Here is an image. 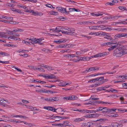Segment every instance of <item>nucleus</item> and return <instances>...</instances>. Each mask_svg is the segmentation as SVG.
<instances>
[{"label": "nucleus", "mask_w": 127, "mask_h": 127, "mask_svg": "<svg viewBox=\"0 0 127 127\" xmlns=\"http://www.w3.org/2000/svg\"><path fill=\"white\" fill-rule=\"evenodd\" d=\"M122 46H123V45L119 44V45H118V47H117L116 49L114 51L113 56H114L119 57L123 55L122 52L123 50H122Z\"/></svg>", "instance_id": "f257e3e1"}, {"label": "nucleus", "mask_w": 127, "mask_h": 127, "mask_svg": "<svg viewBox=\"0 0 127 127\" xmlns=\"http://www.w3.org/2000/svg\"><path fill=\"white\" fill-rule=\"evenodd\" d=\"M62 33L65 34H68L70 35H75L76 33L74 32L75 30L73 29L71 30L69 28H67L66 29L65 28L64 31H63Z\"/></svg>", "instance_id": "f03ea898"}, {"label": "nucleus", "mask_w": 127, "mask_h": 127, "mask_svg": "<svg viewBox=\"0 0 127 127\" xmlns=\"http://www.w3.org/2000/svg\"><path fill=\"white\" fill-rule=\"evenodd\" d=\"M100 32V35L101 36H106L104 37V38L106 39V40L111 41H113L112 36L110 34L105 32Z\"/></svg>", "instance_id": "7ed1b4c3"}, {"label": "nucleus", "mask_w": 127, "mask_h": 127, "mask_svg": "<svg viewBox=\"0 0 127 127\" xmlns=\"http://www.w3.org/2000/svg\"><path fill=\"white\" fill-rule=\"evenodd\" d=\"M111 26L108 25H100L98 26V28L101 30H106L107 31H110L112 30Z\"/></svg>", "instance_id": "20e7f679"}, {"label": "nucleus", "mask_w": 127, "mask_h": 127, "mask_svg": "<svg viewBox=\"0 0 127 127\" xmlns=\"http://www.w3.org/2000/svg\"><path fill=\"white\" fill-rule=\"evenodd\" d=\"M57 10L63 13H64L65 14L67 15L69 14V12H66V8H64L61 7H58L56 8Z\"/></svg>", "instance_id": "39448f33"}, {"label": "nucleus", "mask_w": 127, "mask_h": 127, "mask_svg": "<svg viewBox=\"0 0 127 127\" xmlns=\"http://www.w3.org/2000/svg\"><path fill=\"white\" fill-rule=\"evenodd\" d=\"M40 76H42L43 77H44L45 78L48 79H56V76H55L53 74H51V75H49L46 74V75H41Z\"/></svg>", "instance_id": "423d86ee"}, {"label": "nucleus", "mask_w": 127, "mask_h": 127, "mask_svg": "<svg viewBox=\"0 0 127 127\" xmlns=\"http://www.w3.org/2000/svg\"><path fill=\"white\" fill-rule=\"evenodd\" d=\"M59 100L58 97H46L45 100L50 102H53L54 101H57Z\"/></svg>", "instance_id": "0eeeda50"}, {"label": "nucleus", "mask_w": 127, "mask_h": 127, "mask_svg": "<svg viewBox=\"0 0 127 127\" xmlns=\"http://www.w3.org/2000/svg\"><path fill=\"white\" fill-rule=\"evenodd\" d=\"M10 36L8 37V39L10 41L17 40L20 41V39L19 38L15 37L13 35V34H10Z\"/></svg>", "instance_id": "6e6552de"}, {"label": "nucleus", "mask_w": 127, "mask_h": 127, "mask_svg": "<svg viewBox=\"0 0 127 127\" xmlns=\"http://www.w3.org/2000/svg\"><path fill=\"white\" fill-rule=\"evenodd\" d=\"M110 45L112 46L108 49V50L109 51L112 50L115 48H116L117 47H118V45H119V44L112 43V45Z\"/></svg>", "instance_id": "1a4fd4ad"}, {"label": "nucleus", "mask_w": 127, "mask_h": 127, "mask_svg": "<svg viewBox=\"0 0 127 127\" xmlns=\"http://www.w3.org/2000/svg\"><path fill=\"white\" fill-rule=\"evenodd\" d=\"M113 127H122L123 125L121 123H118L117 122H113L111 123Z\"/></svg>", "instance_id": "9d476101"}, {"label": "nucleus", "mask_w": 127, "mask_h": 127, "mask_svg": "<svg viewBox=\"0 0 127 127\" xmlns=\"http://www.w3.org/2000/svg\"><path fill=\"white\" fill-rule=\"evenodd\" d=\"M30 42L32 44L36 43H37V40H36L35 38H34L33 37H31V38L29 39Z\"/></svg>", "instance_id": "9b49d317"}, {"label": "nucleus", "mask_w": 127, "mask_h": 127, "mask_svg": "<svg viewBox=\"0 0 127 127\" xmlns=\"http://www.w3.org/2000/svg\"><path fill=\"white\" fill-rule=\"evenodd\" d=\"M0 102H1V106H2L6 104H9V102L7 101L5 99L1 100L0 101Z\"/></svg>", "instance_id": "f8f14e48"}, {"label": "nucleus", "mask_w": 127, "mask_h": 127, "mask_svg": "<svg viewBox=\"0 0 127 127\" xmlns=\"http://www.w3.org/2000/svg\"><path fill=\"white\" fill-rule=\"evenodd\" d=\"M61 83H62V84H60L58 85L60 86H65L66 85H69L71 84L72 83L71 82H70L68 83H66V82H65L63 81Z\"/></svg>", "instance_id": "ddd939ff"}, {"label": "nucleus", "mask_w": 127, "mask_h": 127, "mask_svg": "<svg viewBox=\"0 0 127 127\" xmlns=\"http://www.w3.org/2000/svg\"><path fill=\"white\" fill-rule=\"evenodd\" d=\"M89 72L92 71H94L95 70H97L99 69V68L96 67H92L89 68Z\"/></svg>", "instance_id": "4468645a"}, {"label": "nucleus", "mask_w": 127, "mask_h": 127, "mask_svg": "<svg viewBox=\"0 0 127 127\" xmlns=\"http://www.w3.org/2000/svg\"><path fill=\"white\" fill-rule=\"evenodd\" d=\"M36 91L37 93H47V90L42 89V90H36Z\"/></svg>", "instance_id": "2eb2a0df"}, {"label": "nucleus", "mask_w": 127, "mask_h": 127, "mask_svg": "<svg viewBox=\"0 0 127 127\" xmlns=\"http://www.w3.org/2000/svg\"><path fill=\"white\" fill-rule=\"evenodd\" d=\"M124 35H123V33L122 34L120 33L119 34H116L114 37V38L115 39H116L118 38L124 37Z\"/></svg>", "instance_id": "dca6fc26"}, {"label": "nucleus", "mask_w": 127, "mask_h": 127, "mask_svg": "<svg viewBox=\"0 0 127 127\" xmlns=\"http://www.w3.org/2000/svg\"><path fill=\"white\" fill-rule=\"evenodd\" d=\"M117 110L116 109H108V111L107 113H110L112 114L113 113H114L115 112V111Z\"/></svg>", "instance_id": "f3484780"}, {"label": "nucleus", "mask_w": 127, "mask_h": 127, "mask_svg": "<svg viewBox=\"0 0 127 127\" xmlns=\"http://www.w3.org/2000/svg\"><path fill=\"white\" fill-rule=\"evenodd\" d=\"M2 33L3 34L2 36V37H4L6 38H8V36L10 35V34L9 32H3Z\"/></svg>", "instance_id": "a211bd4d"}, {"label": "nucleus", "mask_w": 127, "mask_h": 127, "mask_svg": "<svg viewBox=\"0 0 127 127\" xmlns=\"http://www.w3.org/2000/svg\"><path fill=\"white\" fill-rule=\"evenodd\" d=\"M102 109V112L104 113H107L108 111V108L106 107H103Z\"/></svg>", "instance_id": "6ab92c4d"}, {"label": "nucleus", "mask_w": 127, "mask_h": 127, "mask_svg": "<svg viewBox=\"0 0 127 127\" xmlns=\"http://www.w3.org/2000/svg\"><path fill=\"white\" fill-rule=\"evenodd\" d=\"M91 14L93 16H99L101 17L102 15L103 14H99L98 13H91Z\"/></svg>", "instance_id": "aec40b11"}, {"label": "nucleus", "mask_w": 127, "mask_h": 127, "mask_svg": "<svg viewBox=\"0 0 127 127\" xmlns=\"http://www.w3.org/2000/svg\"><path fill=\"white\" fill-rule=\"evenodd\" d=\"M89 28L90 29L96 30L98 28V26H89Z\"/></svg>", "instance_id": "412c9836"}, {"label": "nucleus", "mask_w": 127, "mask_h": 127, "mask_svg": "<svg viewBox=\"0 0 127 127\" xmlns=\"http://www.w3.org/2000/svg\"><path fill=\"white\" fill-rule=\"evenodd\" d=\"M122 49V50H123L122 53L123 54V55L127 54V49H125L123 45Z\"/></svg>", "instance_id": "4be33fe9"}, {"label": "nucleus", "mask_w": 127, "mask_h": 127, "mask_svg": "<svg viewBox=\"0 0 127 127\" xmlns=\"http://www.w3.org/2000/svg\"><path fill=\"white\" fill-rule=\"evenodd\" d=\"M85 120V119L84 118H76L74 120V121L76 122L78 121H84Z\"/></svg>", "instance_id": "5701e85b"}, {"label": "nucleus", "mask_w": 127, "mask_h": 127, "mask_svg": "<svg viewBox=\"0 0 127 127\" xmlns=\"http://www.w3.org/2000/svg\"><path fill=\"white\" fill-rule=\"evenodd\" d=\"M67 56L68 58H72L73 57H76L77 58L78 57V56H75L74 54H68L67 55Z\"/></svg>", "instance_id": "b1692460"}, {"label": "nucleus", "mask_w": 127, "mask_h": 127, "mask_svg": "<svg viewBox=\"0 0 127 127\" xmlns=\"http://www.w3.org/2000/svg\"><path fill=\"white\" fill-rule=\"evenodd\" d=\"M70 100H74L76 99L77 98V97L76 95L70 96Z\"/></svg>", "instance_id": "393cba45"}, {"label": "nucleus", "mask_w": 127, "mask_h": 127, "mask_svg": "<svg viewBox=\"0 0 127 127\" xmlns=\"http://www.w3.org/2000/svg\"><path fill=\"white\" fill-rule=\"evenodd\" d=\"M25 106H26V108L28 109H31L32 111H33L34 110V108H35V107H33L31 106H30L27 105H26Z\"/></svg>", "instance_id": "a878e982"}, {"label": "nucleus", "mask_w": 127, "mask_h": 127, "mask_svg": "<svg viewBox=\"0 0 127 127\" xmlns=\"http://www.w3.org/2000/svg\"><path fill=\"white\" fill-rule=\"evenodd\" d=\"M116 72V71H114L113 72H107L106 73H102V75H105L106 74V73H108L109 74H114Z\"/></svg>", "instance_id": "bb28decb"}, {"label": "nucleus", "mask_w": 127, "mask_h": 127, "mask_svg": "<svg viewBox=\"0 0 127 127\" xmlns=\"http://www.w3.org/2000/svg\"><path fill=\"white\" fill-rule=\"evenodd\" d=\"M49 110L52 111L54 112H56V110L57 109H55L54 108L52 107L49 106Z\"/></svg>", "instance_id": "cd10ccee"}, {"label": "nucleus", "mask_w": 127, "mask_h": 127, "mask_svg": "<svg viewBox=\"0 0 127 127\" xmlns=\"http://www.w3.org/2000/svg\"><path fill=\"white\" fill-rule=\"evenodd\" d=\"M99 57L101 56H103L107 55V54L106 52L102 53H99Z\"/></svg>", "instance_id": "c85d7f7f"}, {"label": "nucleus", "mask_w": 127, "mask_h": 127, "mask_svg": "<svg viewBox=\"0 0 127 127\" xmlns=\"http://www.w3.org/2000/svg\"><path fill=\"white\" fill-rule=\"evenodd\" d=\"M103 80H104L103 81H102L101 82H98L99 83L98 84L100 85H101L103 84V83H104L105 82H106L108 81V79H104Z\"/></svg>", "instance_id": "c756f323"}, {"label": "nucleus", "mask_w": 127, "mask_h": 127, "mask_svg": "<svg viewBox=\"0 0 127 127\" xmlns=\"http://www.w3.org/2000/svg\"><path fill=\"white\" fill-rule=\"evenodd\" d=\"M98 104H110V103L109 102H103V101H98L97 102Z\"/></svg>", "instance_id": "7c9ffc66"}, {"label": "nucleus", "mask_w": 127, "mask_h": 127, "mask_svg": "<svg viewBox=\"0 0 127 127\" xmlns=\"http://www.w3.org/2000/svg\"><path fill=\"white\" fill-rule=\"evenodd\" d=\"M59 47H60L63 48H67V44H64L63 45H60Z\"/></svg>", "instance_id": "2f4dec72"}, {"label": "nucleus", "mask_w": 127, "mask_h": 127, "mask_svg": "<svg viewBox=\"0 0 127 127\" xmlns=\"http://www.w3.org/2000/svg\"><path fill=\"white\" fill-rule=\"evenodd\" d=\"M88 110L86 109H82L80 110V112L81 113H87Z\"/></svg>", "instance_id": "473e14b6"}, {"label": "nucleus", "mask_w": 127, "mask_h": 127, "mask_svg": "<svg viewBox=\"0 0 127 127\" xmlns=\"http://www.w3.org/2000/svg\"><path fill=\"white\" fill-rule=\"evenodd\" d=\"M119 77L122 78L123 80H125L127 79V74L125 75L124 76H119Z\"/></svg>", "instance_id": "72a5a7b5"}, {"label": "nucleus", "mask_w": 127, "mask_h": 127, "mask_svg": "<svg viewBox=\"0 0 127 127\" xmlns=\"http://www.w3.org/2000/svg\"><path fill=\"white\" fill-rule=\"evenodd\" d=\"M56 117L57 118H60V120L61 119H69V118L68 117Z\"/></svg>", "instance_id": "f704fd0d"}, {"label": "nucleus", "mask_w": 127, "mask_h": 127, "mask_svg": "<svg viewBox=\"0 0 127 127\" xmlns=\"http://www.w3.org/2000/svg\"><path fill=\"white\" fill-rule=\"evenodd\" d=\"M103 46L109 45H112V43L108 42L107 43H105L103 44Z\"/></svg>", "instance_id": "c9c22d12"}, {"label": "nucleus", "mask_w": 127, "mask_h": 127, "mask_svg": "<svg viewBox=\"0 0 127 127\" xmlns=\"http://www.w3.org/2000/svg\"><path fill=\"white\" fill-rule=\"evenodd\" d=\"M6 45L8 47H17L16 45L12 44H7Z\"/></svg>", "instance_id": "e433bc0d"}, {"label": "nucleus", "mask_w": 127, "mask_h": 127, "mask_svg": "<svg viewBox=\"0 0 127 127\" xmlns=\"http://www.w3.org/2000/svg\"><path fill=\"white\" fill-rule=\"evenodd\" d=\"M103 109V107H98V108L96 109V110L95 111V112H98L99 111H102V109Z\"/></svg>", "instance_id": "4c0bfd02"}, {"label": "nucleus", "mask_w": 127, "mask_h": 127, "mask_svg": "<svg viewBox=\"0 0 127 127\" xmlns=\"http://www.w3.org/2000/svg\"><path fill=\"white\" fill-rule=\"evenodd\" d=\"M98 84L99 83L98 82L97 83V84H95L93 85H90V87H91V88L96 87L97 86H99V85Z\"/></svg>", "instance_id": "58836bf2"}, {"label": "nucleus", "mask_w": 127, "mask_h": 127, "mask_svg": "<svg viewBox=\"0 0 127 127\" xmlns=\"http://www.w3.org/2000/svg\"><path fill=\"white\" fill-rule=\"evenodd\" d=\"M92 118H95L98 117L99 116V115L97 114H92Z\"/></svg>", "instance_id": "ea45409f"}, {"label": "nucleus", "mask_w": 127, "mask_h": 127, "mask_svg": "<svg viewBox=\"0 0 127 127\" xmlns=\"http://www.w3.org/2000/svg\"><path fill=\"white\" fill-rule=\"evenodd\" d=\"M109 91H111L113 93H116L118 92V91L117 90H115L114 89L112 88L111 90H110Z\"/></svg>", "instance_id": "a19ab883"}, {"label": "nucleus", "mask_w": 127, "mask_h": 127, "mask_svg": "<svg viewBox=\"0 0 127 127\" xmlns=\"http://www.w3.org/2000/svg\"><path fill=\"white\" fill-rule=\"evenodd\" d=\"M19 22H16L13 21H10V24H18Z\"/></svg>", "instance_id": "79ce46f5"}, {"label": "nucleus", "mask_w": 127, "mask_h": 127, "mask_svg": "<svg viewBox=\"0 0 127 127\" xmlns=\"http://www.w3.org/2000/svg\"><path fill=\"white\" fill-rule=\"evenodd\" d=\"M120 17L118 16H111V19L112 20H114L115 19H118L119 17Z\"/></svg>", "instance_id": "37998d69"}, {"label": "nucleus", "mask_w": 127, "mask_h": 127, "mask_svg": "<svg viewBox=\"0 0 127 127\" xmlns=\"http://www.w3.org/2000/svg\"><path fill=\"white\" fill-rule=\"evenodd\" d=\"M22 0L25 1H29L33 3H36L37 2V0Z\"/></svg>", "instance_id": "c03bdc74"}, {"label": "nucleus", "mask_w": 127, "mask_h": 127, "mask_svg": "<svg viewBox=\"0 0 127 127\" xmlns=\"http://www.w3.org/2000/svg\"><path fill=\"white\" fill-rule=\"evenodd\" d=\"M57 30H62L63 31H64L65 30V28L63 27H61L60 26H58L57 27Z\"/></svg>", "instance_id": "a18cd8bd"}, {"label": "nucleus", "mask_w": 127, "mask_h": 127, "mask_svg": "<svg viewBox=\"0 0 127 127\" xmlns=\"http://www.w3.org/2000/svg\"><path fill=\"white\" fill-rule=\"evenodd\" d=\"M28 67H29L31 69L35 70H36V67H34V66L29 65L28 66Z\"/></svg>", "instance_id": "49530a36"}, {"label": "nucleus", "mask_w": 127, "mask_h": 127, "mask_svg": "<svg viewBox=\"0 0 127 127\" xmlns=\"http://www.w3.org/2000/svg\"><path fill=\"white\" fill-rule=\"evenodd\" d=\"M56 117H59V116H55L52 117V118H51V119H56V121H59L60 119V118H59Z\"/></svg>", "instance_id": "de8ad7c7"}, {"label": "nucleus", "mask_w": 127, "mask_h": 127, "mask_svg": "<svg viewBox=\"0 0 127 127\" xmlns=\"http://www.w3.org/2000/svg\"><path fill=\"white\" fill-rule=\"evenodd\" d=\"M4 18H5V19H6L7 20H12L13 19V18L12 17L5 16Z\"/></svg>", "instance_id": "09e8293b"}, {"label": "nucleus", "mask_w": 127, "mask_h": 127, "mask_svg": "<svg viewBox=\"0 0 127 127\" xmlns=\"http://www.w3.org/2000/svg\"><path fill=\"white\" fill-rule=\"evenodd\" d=\"M70 96H65V97H64L63 99H64L66 100H70Z\"/></svg>", "instance_id": "8fccbe9b"}, {"label": "nucleus", "mask_w": 127, "mask_h": 127, "mask_svg": "<svg viewBox=\"0 0 127 127\" xmlns=\"http://www.w3.org/2000/svg\"><path fill=\"white\" fill-rule=\"evenodd\" d=\"M64 40H63L62 41L61 40H58L57 41H54V42H55L57 43H60L61 42H65V41H64Z\"/></svg>", "instance_id": "3c124183"}, {"label": "nucleus", "mask_w": 127, "mask_h": 127, "mask_svg": "<svg viewBox=\"0 0 127 127\" xmlns=\"http://www.w3.org/2000/svg\"><path fill=\"white\" fill-rule=\"evenodd\" d=\"M9 32H11L10 35H11V34H13V32H18V31L17 30V29H16L13 31H10Z\"/></svg>", "instance_id": "603ef678"}, {"label": "nucleus", "mask_w": 127, "mask_h": 127, "mask_svg": "<svg viewBox=\"0 0 127 127\" xmlns=\"http://www.w3.org/2000/svg\"><path fill=\"white\" fill-rule=\"evenodd\" d=\"M24 124L27 125V126H29L30 127H32L34 125H32V124H29L26 122H24Z\"/></svg>", "instance_id": "864d4df0"}, {"label": "nucleus", "mask_w": 127, "mask_h": 127, "mask_svg": "<svg viewBox=\"0 0 127 127\" xmlns=\"http://www.w3.org/2000/svg\"><path fill=\"white\" fill-rule=\"evenodd\" d=\"M87 113H95V111L94 110H88Z\"/></svg>", "instance_id": "5fc2aeb1"}, {"label": "nucleus", "mask_w": 127, "mask_h": 127, "mask_svg": "<svg viewBox=\"0 0 127 127\" xmlns=\"http://www.w3.org/2000/svg\"><path fill=\"white\" fill-rule=\"evenodd\" d=\"M99 57V54H96L94 56H92L91 57L92 58H96V57Z\"/></svg>", "instance_id": "6e6d98bb"}, {"label": "nucleus", "mask_w": 127, "mask_h": 127, "mask_svg": "<svg viewBox=\"0 0 127 127\" xmlns=\"http://www.w3.org/2000/svg\"><path fill=\"white\" fill-rule=\"evenodd\" d=\"M91 58H92L91 57H85V58H84V60H85V61L89 60Z\"/></svg>", "instance_id": "4d7b16f0"}, {"label": "nucleus", "mask_w": 127, "mask_h": 127, "mask_svg": "<svg viewBox=\"0 0 127 127\" xmlns=\"http://www.w3.org/2000/svg\"><path fill=\"white\" fill-rule=\"evenodd\" d=\"M2 107H4V108H9V106L7 104H6L4 105Z\"/></svg>", "instance_id": "13d9d810"}, {"label": "nucleus", "mask_w": 127, "mask_h": 127, "mask_svg": "<svg viewBox=\"0 0 127 127\" xmlns=\"http://www.w3.org/2000/svg\"><path fill=\"white\" fill-rule=\"evenodd\" d=\"M0 54H1L2 55H3V56H7L8 55V54L7 53H6L4 52H0Z\"/></svg>", "instance_id": "bf43d9fd"}, {"label": "nucleus", "mask_w": 127, "mask_h": 127, "mask_svg": "<svg viewBox=\"0 0 127 127\" xmlns=\"http://www.w3.org/2000/svg\"><path fill=\"white\" fill-rule=\"evenodd\" d=\"M74 8H70L69 9V11H67L66 12H69H69H71L72 11H74Z\"/></svg>", "instance_id": "052dcab7"}, {"label": "nucleus", "mask_w": 127, "mask_h": 127, "mask_svg": "<svg viewBox=\"0 0 127 127\" xmlns=\"http://www.w3.org/2000/svg\"><path fill=\"white\" fill-rule=\"evenodd\" d=\"M58 13V12H55L54 11H53L52 12L51 14L52 15H57Z\"/></svg>", "instance_id": "680f3d73"}, {"label": "nucleus", "mask_w": 127, "mask_h": 127, "mask_svg": "<svg viewBox=\"0 0 127 127\" xmlns=\"http://www.w3.org/2000/svg\"><path fill=\"white\" fill-rule=\"evenodd\" d=\"M84 58H85V57H81L80 58V59L77 60V61H85V60H84Z\"/></svg>", "instance_id": "e2e57ef3"}, {"label": "nucleus", "mask_w": 127, "mask_h": 127, "mask_svg": "<svg viewBox=\"0 0 127 127\" xmlns=\"http://www.w3.org/2000/svg\"><path fill=\"white\" fill-rule=\"evenodd\" d=\"M105 87H101L99 88L98 89V90L99 91H101V90H105Z\"/></svg>", "instance_id": "0e129e2a"}, {"label": "nucleus", "mask_w": 127, "mask_h": 127, "mask_svg": "<svg viewBox=\"0 0 127 127\" xmlns=\"http://www.w3.org/2000/svg\"><path fill=\"white\" fill-rule=\"evenodd\" d=\"M46 69L48 70H50L54 69H52V67L51 66H47V67Z\"/></svg>", "instance_id": "69168bd1"}, {"label": "nucleus", "mask_w": 127, "mask_h": 127, "mask_svg": "<svg viewBox=\"0 0 127 127\" xmlns=\"http://www.w3.org/2000/svg\"><path fill=\"white\" fill-rule=\"evenodd\" d=\"M100 32H95V33H93L92 34H94L95 36H97L100 35Z\"/></svg>", "instance_id": "338daca9"}, {"label": "nucleus", "mask_w": 127, "mask_h": 127, "mask_svg": "<svg viewBox=\"0 0 127 127\" xmlns=\"http://www.w3.org/2000/svg\"><path fill=\"white\" fill-rule=\"evenodd\" d=\"M15 12L20 14L22 13V12H21V11L20 10L17 9H16Z\"/></svg>", "instance_id": "774afa93"}]
</instances>
